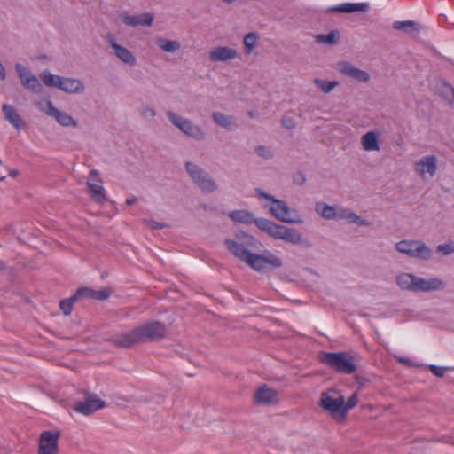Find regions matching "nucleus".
Masks as SVG:
<instances>
[{
    "mask_svg": "<svg viewBox=\"0 0 454 454\" xmlns=\"http://www.w3.org/2000/svg\"><path fill=\"white\" fill-rule=\"evenodd\" d=\"M254 243L255 239L244 232L237 233L234 239H226L224 241L230 253L255 271L267 272L282 267V260L270 251H265L263 254L251 253L248 247Z\"/></svg>",
    "mask_w": 454,
    "mask_h": 454,
    "instance_id": "1",
    "label": "nucleus"
},
{
    "mask_svg": "<svg viewBox=\"0 0 454 454\" xmlns=\"http://www.w3.org/2000/svg\"><path fill=\"white\" fill-rule=\"evenodd\" d=\"M167 335L166 325L160 321L145 322L131 331L117 335L113 342L117 348H129L140 343L155 342Z\"/></svg>",
    "mask_w": 454,
    "mask_h": 454,
    "instance_id": "2",
    "label": "nucleus"
},
{
    "mask_svg": "<svg viewBox=\"0 0 454 454\" xmlns=\"http://www.w3.org/2000/svg\"><path fill=\"white\" fill-rule=\"evenodd\" d=\"M319 360L336 372L344 374H351L356 370L354 357L345 352H323L319 356Z\"/></svg>",
    "mask_w": 454,
    "mask_h": 454,
    "instance_id": "3",
    "label": "nucleus"
},
{
    "mask_svg": "<svg viewBox=\"0 0 454 454\" xmlns=\"http://www.w3.org/2000/svg\"><path fill=\"white\" fill-rule=\"evenodd\" d=\"M255 192L260 198H263L272 202L270 210L272 215H274L278 220L290 223H301L300 216L294 210H292L285 201L275 199L272 195L266 193L260 188L255 189Z\"/></svg>",
    "mask_w": 454,
    "mask_h": 454,
    "instance_id": "4",
    "label": "nucleus"
},
{
    "mask_svg": "<svg viewBox=\"0 0 454 454\" xmlns=\"http://www.w3.org/2000/svg\"><path fill=\"white\" fill-rule=\"evenodd\" d=\"M395 249L409 257L428 261L433 257L432 248L421 240L403 239L395 244Z\"/></svg>",
    "mask_w": 454,
    "mask_h": 454,
    "instance_id": "5",
    "label": "nucleus"
},
{
    "mask_svg": "<svg viewBox=\"0 0 454 454\" xmlns=\"http://www.w3.org/2000/svg\"><path fill=\"white\" fill-rule=\"evenodd\" d=\"M344 396L335 389H327L321 394L319 405L328 411L332 418L338 420H342V410Z\"/></svg>",
    "mask_w": 454,
    "mask_h": 454,
    "instance_id": "6",
    "label": "nucleus"
},
{
    "mask_svg": "<svg viewBox=\"0 0 454 454\" xmlns=\"http://www.w3.org/2000/svg\"><path fill=\"white\" fill-rule=\"evenodd\" d=\"M185 168L192 182L202 192L210 193L218 189L215 181L201 167L192 162H186Z\"/></svg>",
    "mask_w": 454,
    "mask_h": 454,
    "instance_id": "7",
    "label": "nucleus"
},
{
    "mask_svg": "<svg viewBox=\"0 0 454 454\" xmlns=\"http://www.w3.org/2000/svg\"><path fill=\"white\" fill-rule=\"evenodd\" d=\"M167 116L175 127H176L189 137L195 140H202L205 138V132L203 129L200 126L194 124L189 119L184 118L172 111H168Z\"/></svg>",
    "mask_w": 454,
    "mask_h": 454,
    "instance_id": "8",
    "label": "nucleus"
},
{
    "mask_svg": "<svg viewBox=\"0 0 454 454\" xmlns=\"http://www.w3.org/2000/svg\"><path fill=\"white\" fill-rule=\"evenodd\" d=\"M413 168L422 180L431 179L437 170V158L434 155L424 156L414 163Z\"/></svg>",
    "mask_w": 454,
    "mask_h": 454,
    "instance_id": "9",
    "label": "nucleus"
},
{
    "mask_svg": "<svg viewBox=\"0 0 454 454\" xmlns=\"http://www.w3.org/2000/svg\"><path fill=\"white\" fill-rule=\"evenodd\" d=\"M336 68L340 74L358 82L367 83L371 80L368 72L362 70L348 61H340L337 63Z\"/></svg>",
    "mask_w": 454,
    "mask_h": 454,
    "instance_id": "10",
    "label": "nucleus"
},
{
    "mask_svg": "<svg viewBox=\"0 0 454 454\" xmlns=\"http://www.w3.org/2000/svg\"><path fill=\"white\" fill-rule=\"evenodd\" d=\"M59 431H43L39 438L38 454H58Z\"/></svg>",
    "mask_w": 454,
    "mask_h": 454,
    "instance_id": "11",
    "label": "nucleus"
},
{
    "mask_svg": "<svg viewBox=\"0 0 454 454\" xmlns=\"http://www.w3.org/2000/svg\"><path fill=\"white\" fill-rule=\"evenodd\" d=\"M254 401L260 405H276L279 403V393L267 385H262L255 391Z\"/></svg>",
    "mask_w": 454,
    "mask_h": 454,
    "instance_id": "12",
    "label": "nucleus"
},
{
    "mask_svg": "<svg viewBox=\"0 0 454 454\" xmlns=\"http://www.w3.org/2000/svg\"><path fill=\"white\" fill-rule=\"evenodd\" d=\"M240 58L238 50L230 46H216L208 52L211 62H229Z\"/></svg>",
    "mask_w": 454,
    "mask_h": 454,
    "instance_id": "13",
    "label": "nucleus"
},
{
    "mask_svg": "<svg viewBox=\"0 0 454 454\" xmlns=\"http://www.w3.org/2000/svg\"><path fill=\"white\" fill-rule=\"evenodd\" d=\"M105 407V402L99 399L96 395H87L84 401L75 403L74 409L83 415H90L96 411Z\"/></svg>",
    "mask_w": 454,
    "mask_h": 454,
    "instance_id": "14",
    "label": "nucleus"
},
{
    "mask_svg": "<svg viewBox=\"0 0 454 454\" xmlns=\"http://www.w3.org/2000/svg\"><path fill=\"white\" fill-rule=\"evenodd\" d=\"M447 283L439 278H431L428 279L417 277L415 293H429L434 291H442L446 288Z\"/></svg>",
    "mask_w": 454,
    "mask_h": 454,
    "instance_id": "15",
    "label": "nucleus"
},
{
    "mask_svg": "<svg viewBox=\"0 0 454 454\" xmlns=\"http://www.w3.org/2000/svg\"><path fill=\"white\" fill-rule=\"evenodd\" d=\"M106 40L111 46V48L114 50V55L123 63L129 64V65H135L136 64V58L132 54V52L128 50L127 48L118 44L114 39V36L112 34H108L106 35Z\"/></svg>",
    "mask_w": 454,
    "mask_h": 454,
    "instance_id": "16",
    "label": "nucleus"
},
{
    "mask_svg": "<svg viewBox=\"0 0 454 454\" xmlns=\"http://www.w3.org/2000/svg\"><path fill=\"white\" fill-rule=\"evenodd\" d=\"M120 19L125 25L129 27H151L153 22L154 15L152 12H145L132 16L123 12L120 15Z\"/></svg>",
    "mask_w": 454,
    "mask_h": 454,
    "instance_id": "17",
    "label": "nucleus"
},
{
    "mask_svg": "<svg viewBox=\"0 0 454 454\" xmlns=\"http://www.w3.org/2000/svg\"><path fill=\"white\" fill-rule=\"evenodd\" d=\"M47 109L45 110L46 114L52 116L60 125L62 126H75L76 122L68 114L58 110L51 103L47 101Z\"/></svg>",
    "mask_w": 454,
    "mask_h": 454,
    "instance_id": "18",
    "label": "nucleus"
},
{
    "mask_svg": "<svg viewBox=\"0 0 454 454\" xmlns=\"http://www.w3.org/2000/svg\"><path fill=\"white\" fill-rule=\"evenodd\" d=\"M369 9V4L367 3H345L340 5L330 7L326 12H344V13H353V12H364Z\"/></svg>",
    "mask_w": 454,
    "mask_h": 454,
    "instance_id": "19",
    "label": "nucleus"
},
{
    "mask_svg": "<svg viewBox=\"0 0 454 454\" xmlns=\"http://www.w3.org/2000/svg\"><path fill=\"white\" fill-rule=\"evenodd\" d=\"M59 89L67 93L74 94L83 92L85 87L78 79L62 77Z\"/></svg>",
    "mask_w": 454,
    "mask_h": 454,
    "instance_id": "20",
    "label": "nucleus"
},
{
    "mask_svg": "<svg viewBox=\"0 0 454 454\" xmlns=\"http://www.w3.org/2000/svg\"><path fill=\"white\" fill-rule=\"evenodd\" d=\"M102 184L103 183H98L95 184H90V187L87 188L88 194L91 200L100 205L105 203L107 200L106 190Z\"/></svg>",
    "mask_w": 454,
    "mask_h": 454,
    "instance_id": "21",
    "label": "nucleus"
},
{
    "mask_svg": "<svg viewBox=\"0 0 454 454\" xmlns=\"http://www.w3.org/2000/svg\"><path fill=\"white\" fill-rule=\"evenodd\" d=\"M2 110L4 115V118L12 123L16 129H20L23 127L24 122L17 113L16 109L8 104H4L2 106Z\"/></svg>",
    "mask_w": 454,
    "mask_h": 454,
    "instance_id": "22",
    "label": "nucleus"
},
{
    "mask_svg": "<svg viewBox=\"0 0 454 454\" xmlns=\"http://www.w3.org/2000/svg\"><path fill=\"white\" fill-rule=\"evenodd\" d=\"M212 118L217 125L226 129H233L238 126L236 119L233 116L227 115L221 112H214Z\"/></svg>",
    "mask_w": 454,
    "mask_h": 454,
    "instance_id": "23",
    "label": "nucleus"
},
{
    "mask_svg": "<svg viewBox=\"0 0 454 454\" xmlns=\"http://www.w3.org/2000/svg\"><path fill=\"white\" fill-rule=\"evenodd\" d=\"M417 276L410 273H401L396 277V284L398 286L406 291L415 293Z\"/></svg>",
    "mask_w": 454,
    "mask_h": 454,
    "instance_id": "24",
    "label": "nucleus"
},
{
    "mask_svg": "<svg viewBox=\"0 0 454 454\" xmlns=\"http://www.w3.org/2000/svg\"><path fill=\"white\" fill-rule=\"evenodd\" d=\"M230 218L237 223L249 224L254 221V215L247 210H234L230 212Z\"/></svg>",
    "mask_w": 454,
    "mask_h": 454,
    "instance_id": "25",
    "label": "nucleus"
},
{
    "mask_svg": "<svg viewBox=\"0 0 454 454\" xmlns=\"http://www.w3.org/2000/svg\"><path fill=\"white\" fill-rule=\"evenodd\" d=\"M157 46L165 52H175L181 47L178 41L168 40L163 37L156 38Z\"/></svg>",
    "mask_w": 454,
    "mask_h": 454,
    "instance_id": "26",
    "label": "nucleus"
},
{
    "mask_svg": "<svg viewBox=\"0 0 454 454\" xmlns=\"http://www.w3.org/2000/svg\"><path fill=\"white\" fill-rule=\"evenodd\" d=\"M393 27L395 30H402L408 34H412L413 32L418 33L419 31V25L411 20L395 21L393 23Z\"/></svg>",
    "mask_w": 454,
    "mask_h": 454,
    "instance_id": "27",
    "label": "nucleus"
},
{
    "mask_svg": "<svg viewBox=\"0 0 454 454\" xmlns=\"http://www.w3.org/2000/svg\"><path fill=\"white\" fill-rule=\"evenodd\" d=\"M259 36L255 32H250L244 36L245 53L251 54L258 44Z\"/></svg>",
    "mask_w": 454,
    "mask_h": 454,
    "instance_id": "28",
    "label": "nucleus"
},
{
    "mask_svg": "<svg viewBox=\"0 0 454 454\" xmlns=\"http://www.w3.org/2000/svg\"><path fill=\"white\" fill-rule=\"evenodd\" d=\"M313 83L317 87V89L325 94L330 93L340 85L338 81H326L320 78H315L313 80Z\"/></svg>",
    "mask_w": 454,
    "mask_h": 454,
    "instance_id": "29",
    "label": "nucleus"
},
{
    "mask_svg": "<svg viewBox=\"0 0 454 454\" xmlns=\"http://www.w3.org/2000/svg\"><path fill=\"white\" fill-rule=\"evenodd\" d=\"M316 210L325 219H333L336 217V209L333 206L327 205L324 202H318L316 205Z\"/></svg>",
    "mask_w": 454,
    "mask_h": 454,
    "instance_id": "30",
    "label": "nucleus"
},
{
    "mask_svg": "<svg viewBox=\"0 0 454 454\" xmlns=\"http://www.w3.org/2000/svg\"><path fill=\"white\" fill-rule=\"evenodd\" d=\"M296 117L297 114L294 111H287L285 113L281 118V125L285 129H293L296 127Z\"/></svg>",
    "mask_w": 454,
    "mask_h": 454,
    "instance_id": "31",
    "label": "nucleus"
},
{
    "mask_svg": "<svg viewBox=\"0 0 454 454\" xmlns=\"http://www.w3.org/2000/svg\"><path fill=\"white\" fill-rule=\"evenodd\" d=\"M340 38L339 32L337 30H332L327 35H317L316 37L317 42L324 43L330 45H334L338 43Z\"/></svg>",
    "mask_w": 454,
    "mask_h": 454,
    "instance_id": "32",
    "label": "nucleus"
},
{
    "mask_svg": "<svg viewBox=\"0 0 454 454\" xmlns=\"http://www.w3.org/2000/svg\"><path fill=\"white\" fill-rule=\"evenodd\" d=\"M442 98L451 106H454V88L448 83H442L440 89Z\"/></svg>",
    "mask_w": 454,
    "mask_h": 454,
    "instance_id": "33",
    "label": "nucleus"
},
{
    "mask_svg": "<svg viewBox=\"0 0 454 454\" xmlns=\"http://www.w3.org/2000/svg\"><path fill=\"white\" fill-rule=\"evenodd\" d=\"M41 79L43 83L48 87H55L59 88L60 82L62 80L61 76L51 74L50 73H43L41 74Z\"/></svg>",
    "mask_w": 454,
    "mask_h": 454,
    "instance_id": "34",
    "label": "nucleus"
},
{
    "mask_svg": "<svg viewBox=\"0 0 454 454\" xmlns=\"http://www.w3.org/2000/svg\"><path fill=\"white\" fill-rule=\"evenodd\" d=\"M283 240L287 241V242H289L291 244H294V245H297V244L301 243V241H302V235H301V232H299L295 229L288 228L287 227Z\"/></svg>",
    "mask_w": 454,
    "mask_h": 454,
    "instance_id": "35",
    "label": "nucleus"
},
{
    "mask_svg": "<svg viewBox=\"0 0 454 454\" xmlns=\"http://www.w3.org/2000/svg\"><path fill=\"white\" fill-rule=\"evenodd\" d=\"M358 403V396L356 393H354L347 402H343L344 409L342 410V420L344 421L347 417V412L356 406Z\"/></svg>",
    "mask_w": 454,
    "mask_h": 454,
    "instance_id": "36",
    "label": "nucleus"
},
{
    "mask_svg": "<svg viewBox=\"0 0 454 454\" xmlns=\"http://www.w3.org/2000/svg\"><path fill=\"white\" fill-rule=\"evenodd\" d=\"M253 223H254L260 230L267 232L269 235L272 231L273 225L275 223L265 218H254Z\"/></svg>",
    "mask_w": 454,
    "mask_h": 454,
    "instance_id": "37",
    "label": "nucleus"
},
{
    "mask_svg": "<svg viewBox=\"0 0 454 454\" xmlns=\"http://www.w3.org/2000/svg\"><path fill=\"white\" fill-rule=\"evenodd\" d=\"M23 86L35 93L40 92L43 90L42 84L40 83L38 78L35 75L30 77L29 80H27L25 82V85Z\"/></svg>",
    "mask_w": 454,
    "mask_h": 454,
    "instance_id": "38",
    "label": "nucleus"
},
{
    "mask_svg": "<svg viewBox=\"0 0 454 454\" xmlns=\"http://www.w3.org/2000/svg\"><path fill=\"white\" fill-rule=\"evenodd\" d=\"M15 69L18 73V75L20 79L22 85H25V82L27 80H29L30 77H32L34 75L22 64H20V63L16 64Z\"/></svg>",
    "mask_w": 454,
    "mask_h": 454,
    "instance_id": "39",
    "label": "nucleus"
},
{
    "mask_svg": "<svg viewBox=\"0 0 454 454\" xmlns=\"http://www.w3.org/2000/svg\"><path fill=\"white\" fill-rule=\"evenodd\" d=\"M254 151L258 156L264 160H269L273 157V152L271 148L267 145H260L255 147Z\"/></svg>",
    "mask_w": 454,
    "mask_h": 454,
    "instance_id": "40",
    "label": "nucleus"
},
{
    "mask_svg": "<svg viewBox=\"0 0 454 454\" xmlns=\"http://www.w3.org/2000/svg\"><path fill=\"white\" fill-rule=\"evenodd\" d=\"M114 289L112 287H106L102 290L95 291L93 290L92 299L98 301H105L110 297L113 294Z\"/></svg>",
    "mask_w": 454,
    "mask_h": 454,
    "instance_id": "41",
    "label": "nucleus"
},
{
    "mask_svg": "<svg viewBox=\"0 0 454 454\" xmlns=\"http://www.w3.org/2000/svg\"><path fill=\"white\" fill-rule=\"evenodd\" d=\"M93 290L88 287H81L79 288L75 294L73 295V300H81L84 298L92 299Z\"/></svg>",
    "mask_w": 454,
    "mask_h": 454,
    "instance_id": "42",
    "label": "nucleus"
},
{
    "mask_svg": "<svg viewBox=\"0 0 454 454\" xmlns=\"http://www.w3.org/2000/svg\"><path fill=\"white\" fill-rule=\"evenodd\" d=\"M286 229V226L274 223L272 231L270 232V235L275 239H284Z\"/></svg>",
    "mask_w": 454,
    "mask_h": 454,
    "instance_id": "43",
    "label": "nucleus"
},
{
    "mask_svg": "<svg viewBox=\"0 0 454 454\" xmlns=\"http://www.w3.org/2000/svg\"><path fill=\"white\" fill-rule=\"evenodd\" d=\"M77 300H73V296H72L67 300H63L60 301L59 308L65 316H68L71 313L72 309H73V304Z\"/></svg>",
    "mask_w": 454,
    "mask_h": 454,
    "instance_id": "44",
    "label": "nucleus"
},
{
    "mask_svg": "<svg viewBox=\"0 0 454 454\" xmlns=\"http://www.w3.org/2000/svg\"><path fill=\"white\" fill-rule=\"evenodd\" d=\"M98 183H103L99 172L98 170H91L88 176L86 185L87 188L90 187V184H95Z\"/></svg>",
    "mask_w": 454,
    "mask_h": 454,
    "instance_id": "45",
    "label": "nucleus"
},
{
    "mask_svg": "<svg viewBox=\"0 0 454 454\" xmlns=\"http://www.w3.org/2000/svg\"><path fill=\"white\" fill-rule=\"evenodd\" d=\"M436 251L443 255H449L454 253V247L450 244H441L437 246Z\"/></svg>",
    "mask_w": 454,
    "mask_h": 454,
    "instance_id": "46",
    "label": "nucleus"
},
{
    "mask_svg": "<svg viewBox=\"0 0 454 454\" xmlns=\"http://www.w3.org/2000/svg\"><path fill=\"white\" fill-rule=\"evenodd\" d=\"M143 223L145 225H146L151 230H158V229H163V228L168 227V225L166 223H158V222L153 221V220L144 219L143 220Z\"/></svg>",
    "mask_w": 454,
    "mask_h": 454,
    "instance_id": "47",
    "label": "nucleus"
},
{
    "mask_svg": "<svg viewBox=\"0 0 454 454\" xmlns=\"http://www.w3.org/2000/svg\"><path fill=\"white\" fill-rule=\"evenodd\" d=\"M379 139V132L378 131H369L365 133L361 139V142H377Z\"/></svg>",
    "mask_w": 454,
    "mask_h": 454,
    "instance_id": "48",
    "label": "nucleus"
},
{
    "mask_svg": "<svg viewBox=\"0 0 454 454\" xmlns=\"http://www.w3.org/2000/svg\"><path fill=\"white\" fill-rule=\"evenodd\" d=\"M431 372L437 377H443L445 372L450 370L448 367H441L436 365H429Z\"/></svg>",
    "mask_w": 454,
    "mask_h": 454,
    "instance_id": "49",
    "label": "nucleus"
},
{
    "mask_svg": "<svg viewBox=\"0 0 454 454\" xmlns=\"http://www.w3.org/2000/svg\"><path fill=\"white\" fill-rule=\"evenodd\" d=\"M141 114L145 119L151 120L155 116L156 111L153 107L145 106L142 109Z\"/></svg>",
    "mask_w": 454,
    "mask_h": 454,
    "instance_id": "50",
    "label": "nucleus"
},
{
    "mask_svg": "<svg viewBox=\"0 0 454 454\" xmlns=\"http://www.w3.org/2000/svg\"><path fill=\"white\" fill-rule=\"evenodd\" d=\"M341 217L346 218L350 223H356L359 221V216L352 211L341 215Z\"/></svg>",
    "mask_w": 454,
    "mask_h": 454,
    "instance_id": "51",
    "label": "nucleus"
},
{
    "mask_svg": "<svg viewBox=\"0 0 454 454\" xmlns=\"http://www.w3.org/2000/svg\"><path fill=\"white\" fill-rule=\"evenodd\" d=\"M294 182L298 184V185H301L303 184L305 182H306V177L305 176L299 172V173H296L294 176Z\"/></svg>",
    "mask_w": 454,
    "mask_h": 454,
    "instance_id": "52",
    "label": "nucleus"
},
{
    "mask_svg": "<svg viewBox=\"0 0 454 454\" xmlns=\"http://www.w3.org/2000/svg\"><path fill=\"white\" fill-rule=\"evenodd\" d=\"M364 151H380V144H362Z\"/></svg>",
    "mask_w": 454,
    "mask_h": 454,
    "instance_id": "53",
    "label": "nucleus"
},
{
    "mask_svg": "<svg viewBox=\"0 0 454 454\" xmlns=\"http://www.w3.org/2000/svg\"><path fill=\"white\" fill-rule=\"evenodd\" d=\"M9 175L12 176V177H17L18 175H19V171L16 170V169H10L9 170Z\"/></svg>",
    "mask_w": 454,
    "mask_h": 454,
    "instance_id": "54",
    "label": "nucleus"
},
{
    "mask_svg": "<svg viewBox=\"0 0 454 454\" xmlns=\"http://www.w3.org/2000/svg\"><path fill=\"white\" fill-rule=\"evenodd\" d=\"M137 200V198L136 197H133V198H130V199H127L126 200V204L130 206L132 204H134Z\"/></svg>",
    "mask_w": 454,
    "mask_h": 454,
    "instance_id": "55",
    "label": "nucleus"
},
{
    "mask_svg": "<svg viewBox=\"0 0 454 454\" xmlns=\"http://www.w3.org/2000/svg\"><path fill=\"white\" fill-rule=\"evenodd\" d=\"M356 223H358L359 225H362V226L368 225L367 222L364 219H361L360 217H359V221Z\"/></svg>",
    "mask_w": 454,
    "mask_h": 454,
    "instance_id": "56",
    "label": "nucleus"
},
{
    "mask_svg": "<svg viewBox=\"0 0 454 454\" xmlns=\"http://www.w3.org/2000/svg\"><path fill=\"white\" fill-rule=\"evenodd\" d=\"M221 1L225 4H233L236 0H221Z\"/></svg>",
    "mask_w": 454,
    "mask_h": 454,
    "instance_id": "57",
    "label": "nucleus"
},
{
    "mask_svg": "<svg viewBox=\"0 0 454 454\" xmlns=\"http://www.w3.org/2000/svg\"><path fill=\"white\" fill-rule=\"evenodd\" d=\"M398 360L402 363V364H406L408 362V359L406 358H403V357H399Z\"/></svg>",
    "mask_w": 454,
    "mask_h": 454,
    "instance_id": "58",
    "label": "nucleus"
},
{
    "mask_svg": "<svg viewBox=\"0 0 454 454\" xmlns=\"http://www.w3.org/2000/svg\"><path fill=\"white\" fill-rule=\"evenodd\" d=\"M4 179H5V176H1V177H0V182L4 181Z\"/></svg>",
    "mask_w": 454,
    "mask_h": 454,
    "instance_id": "59",
    "label": "nucleus"
},
{
    "mask_svg": "<svg viewBox=\"0 0 454 454\" xmlns=\"http://www.w3.org/2000/svg\"><path fill=\"white\" fill-rule=\"evenodd\" d=\"M356 380H357L359 383L361 382V381H360L361 380H360V378H359V377H356Z\"/></svg>",
    "mask_w": 454,
    "mask_h": 454,
    "instance_id": "60",
    "label": "nucleus"
}]
</instances>
